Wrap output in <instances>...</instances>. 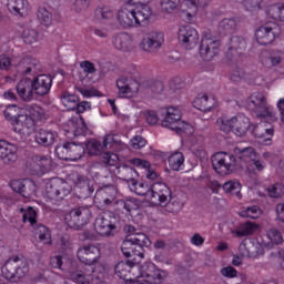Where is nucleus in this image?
<instances>
[{
    "label": "nucleus",
    "instance_id": "obj_42",
    "mask_svg": "<svg viewBox=\"0 0 284 284\" xmlns=\"http://www.w3.org/2000/svg\"><path fill=\"white\" fill-rule=\"evenodd\" d=\"M183 163H185V156H183V153L181 152H175L169 156L170 168L174 172H179Z\"/></svg>",
    "mask_w": 284,
    "mask_h": 284
},
{
    "label": "nucleus",
    "instance_id": "obj_60",
    "mask_svg": "<svg viewBox=\"0 0 284 284\" xmlns=\"http://www.w3.org/2000/svg\"><path fill=\"white\" fill-rule=\"evenodd\" d=\"M184 3L192 10H199V8H207L210 0H185Z\"/></svg>",
    "mask_w": 284,
    "mask_h": 284
},
{
    "label": "nucleus",
    "instance_id": "obj_32",
    "mask_svg": "<svg viewBox=\"0 0 284 284\" xmlns=\"http://www.w3.org/2000/svg\"><path fill=\"white\" fill-rule=\"evenodd\" d=\"M193 106L201 112H210L214 108V98H210L206 94L197 97L193 101Z\"/></svg>",
    "mask_w": 284,
    "mask_h": 284
},
{
    "label": "nucleus",
    "instance_id": "obj_52",
    "mask_svg": "<svg viewBox=\"0 0 284 284\" xmlns=\"http://www.w3.org/2000/svg\"><path fill=\"white\" fill-rule=\"evenodd\" d=\"M223 190L226 194H232L233 196H241V183L239 182H226L223 184Z\"/></svg>",
    "mask_w": 284,
    "mask_h": 284
},
{
    "label": "nucleus",
    "instance_id": "obj_9",
    "mask_svg": "<svg viewBox=\"0 0 284 284\" xmlns=\"http://www.w3.org/2000/svg\"><path fill=\"white\" fill-rule=\"evenodd\" d=\"M281 34V27L276 22H267L255 31V39L260 45H270Z\"/></svg>",
    "mask_w": 284,
    "mask_h": 284
},
{
    "label": "nucleus",
    "instance_id": "obj_29",
    "mask_svg": "<svg viewBox=\"0 0 284 284\" xmlns=\"http://www.w3.org/2000/svg\"><path fill=\"white\" fill-rule=\"evenodd\" d=\"M57 140V134L52 131L40 129L36 134V142L38 145H42V148H50V145L54 144Z\"/></svg>",
    "mask_w": 284,
    "mask_h": 284
},
{
    "label": "nucleus",
    "instance_id": "obj_51",
    "mask_svg": "<svg viewBox=\"0 0 284 284\" xmlns=\"http://www.w3.org/2000/svg\"><path fill=\"white\" fill-rule=\"evenodd\" d=\"M37 163L43 174L52 172V159L50 156H38Z\"/></svg>",
    "mask_w": 284,
    "mask_h": 284
},
{
    "label": "nucleus",
    "instance_id": "obj_49",
    "mask_svg": "<svg viewBox=\"0 0 284 284\" xmlns=\"http://www.w3.org/2000/svg\"><path fill=\"white\" fill-rule=\"evenodd\" d=\"M55 154L60 161H70V142L55 146Z\"/></svg>",
    "mask_w": 284,
    "mask_h": 284
},
{
    "label": "nucleus",
    "instance_id": "obj_26",
    "mask_svg": "<svg viewBox=\"0 0 284 284\" xmlns=\"http://www.w3.org/2000/svg\"><path fill=\"white\" fill-rule=\"evenodd\" d=\"M148 247H150V245L138 244L134 247L130 248V243H122L121 251L125 258H132V256H138V258H144V252Z\"/></svg>",
    "mask_w": 284,
    "mask_h": 284
},
{
    "label": "nucleus",
    "instance_id": "obj_31",
    "mask_svg": "<svg viewBox=\"0 0 284 284\" xmlns=\"http://www.w3.org/2000/svg\"><path fill=\"white\" fill-rule=\"evenodd\" d=\"M122 243H129V248L136 247V245H152V241L145 233L129 234Z\"/></svg>",
    "mask_w": 284,
    "mask_h": 284
},
{
    "label": "nucleus",
    "instance_id": "obj_39",
    "mask_svg": "<svg viewBox=\"0 0 284 284\" xmlns=\"http://www.w3.org/2000/svg\"><path fill=\"white\" fill-rule=\"evenodd\" d=\"M90 178L85 176V175H78L77 176V181H75V185L77 187H80V190H82L84 192V196H91L92 192H94V186H92V184H90Z\"/></svg>",
    "mask_w": 284,
    "mask_h": 284
},
{
    "label": "nucleus",
    "instance_id": "obj_34",
    "mask_svg": "<svg viewBox=\"0 0 284 284\" xmlns=\"http://www.w3.org/2000/svg\"><path fill=\"white\" fill-rule=\"evenodd\" d=\"M121 179L122 181H125L130 185H136V176H139V173L134 168L124 164L120 170Z\"/></svg>",
    "mask_w": 284,
    "mask_h": 284
},
{
    "label": "nucleus",
    "instance_id": "obj_61",
    "mask_svg": "<svg viewBox=\"0 0 284 284\" xmlns=\"http://www.w3.org/2000/svg\"><path fill=\"white\" fill-rule=\"evenodd\" d=\"M267 236L271 243H274V245H281V243H283V235L281 234V231L276 229H271Z\"/></svg>",
    "mask_w": 284,
    "mask_h": 284
},
{
    "label": "nucleus",
    "instance_id": "obj_58",
    "mask_svg": "<svg viewBox=\"0 0 284 284\" xmlns=\"http://www.w3.org/2000/svg\"><path fill=\"white\" fill-rule=\"evenodd\" d=\"M102 163H104V165L113 168L114 165H116V163H119V155L113 152H106L102 156Z\"/></svg>",
    "mask_w": 284,
    "mask_h": 284
},
{
    "label": "nucleus",
    "instance_id": "obj_41",
    "mask_svg": "<svg viewBox=\"0 0 284 284\" xmlns=\"http://www.w3.org/2000/svg\"><path fill=\"white\" fill-rule=\"evenodd\" d=\"M129 187L132 192H135L138 196H148V199H150V193L152 192V185L143 182L139 183L135 181V184H131Z\"/></svg>",
    "mask_w": 284,
    "mask_h": 284
},
{
    "label": "nucleus",
    "instance_id": "obj_19",
    "mask_svg": "<svg viewBox=\"0 0 284 284\" xmlns=\"http://www.w3.org/2000/svg\"><path fill=\"white\" fill-rule=\"evenodd\" d=\"M246 47L247 43L245 42V39L243 37L233 36L230 39L229 52L226 53L227 59H230V61H234L236 57L243 55Z\"/></svg>",
    "mask_w": 284,
    "mask_h": 284
},
{
    "label": "nucleus",
    "instance_id": "obj_18",
    "mask_svg": "<svg viewBox=\"0 0 284 284\" xmlns=\"http://www.w3.org/2000/svg\"><path fill=\"white\" fill-rule=\"evenodd\" d=\"M78 258L82 263H99L101 250L94 244L84 245L78 250Z\"/></svg>",
    "mask_w": 284,
    "mask_h": 284
},
{
    "label": "nucleus",
    "instance_id": "obj_45",
    "mask_svg": "<svg viewBox=\"0 0 284 284\" xmlns=\"http://www.w3.org/2000/svg\"><path fill=\"white\" fill-rule=\"evenodd\" d=\"M22 40L27 45H34L39 41V31L37 29L27 28L22 32Z\"/></svg>",
    "mask_w": 284,
    "mask_h": 284
},
{
    "label": "nucleus",
    "instance_id": "obj_1",
    "mask_svg": "<svg viewBox=\"0 0 284 284\" xmlns=\"http://www.w3.org/2000/svg\"><path fill=\"white\" fill-rule=\"evenodd\" d=\"M144 114L149 125H156L159 116H162V126L173 130L176 134H183L192 128L189 123L181 120V110L173 106L161 108L158 113L146 111Z\"/></svg>",
    "mask_w": 284,
    "mask_h": 284
},
{
    "label": "nucleus",
    "instance_id": "obj_3",
    "mask_svg": "<svg viewBox=\"0 0 284 284\" xmlns=\"http://www.w3.org/2000/svg\"><path fill=\"white\" fill-rule=\"evenodd\" d=\"M152 19V8L142 7L138 10L121 9L118 12V21L122 28L145 27Z\"/></svg>",
    "mask_w": 284,
    "mask_h": 284
},
{
    "label": "nucleus",
    "instance_id": "obj_11",
    "mask_svg": "<svg viewBox=\"0 0 284 284\" xmlns=\"http://www.w3.org/2000/svg\"><path fill=\"white\" fill-rule=\"evenodd\" d=\"M165 41L163 32L161 31H150L148 32L142 41L140 42V48L143 52H149L150 54H154L161 50L163 42Z\"/></svg>",
    "mask_w": 284,
    "mask_h": 284
},
{
    "label": "nucleus",
    "instance_id": "obj_2",
    "mask_svg": "<svg viewBox=\"0 0 284 284\" xmlns=\"http://www.w3.org/2000/svg\"><path fill=\"white\" fill-rule=\"evenodd\" d=\"M52 88V75L50 74H40L33 79L27 78L20 80L17 84V92L23 101H32L34 94L38 97H45L50 94Z\"/></svg>",
    "mask_w": 284,
    "mask_h": 284
},
{
    "label": "nucleus",
    "instance_id": "obj_62",
    "mask_svg": "<svg viewBox=\"0 0 284 284\" xmlns=\"http://www.w3.org/2000/svg\"><path fill=\"white\" fill-rule=\"evenodd\" d=\"M95 17L100 20H108L114 17V12L109 8H100L95 10Z\"/></svg>",
    "mask_w": 284,
    "mask_h": 284
},
{
    "label": "nucleus",
    "instance_id": "obj_10",
    "mask_svg": "<svg viewBox=\"0 0 284 284\" xmlns=\"http://www.w3.org/2000/svg\"><path fill=\"white\" fill-rule=\"evenodd\" d=\"M140 274L142 278H145V283L149 284H162L168 278V272L158 268L154 263H144L140 267Z\"/></svg>",
    "mask_w": 284,
    "mask_h": 284
},
{
    "label": "nucleus",
    "instance_id": "obj_36",
    "mask_svg": "<svg viewBox=\"0 0 284 284\" xmlns=\"http://www.w3.org/2000/svg\"><path fill=\"white\" fill-rule=\"evenodd\" d=\"M129 163L131 165H134V168H143L144 170H148L146 179H149L150 181H155V179L159 176L156 172L150 169V163L148 162V160H141L139 158H135L129 160Z\"/></svg>",
    "mask_w": 284,
    "mask_h": 284
},
{
    "label": "nucleus",
    "instance_id": "obj_53",
    "mask_svg": "<svg viewBox=\"0 0 284 284\" xmlns=\"http://www.w3.org/2000/svg\"><path fill=\"white\" fill-rule=\"evenodd\" d=\"M38 19L42 26H45L47 28L49 26H52V13L48 11L45 8H40L38 10Z\"/></svg>",
    "mask_w": 284,
    "mask_h": 284
},
{
    "label": "nucleus",
    "instance_id": "obj_38",
    "mask_svg": "<svg viewBox=\"0 0 284 284\" xmlns=\"http://www.w3.org/2000/svg\"><path fill=\"white\" fill-rule=\"evenodd\" d=\"M141 85L144 90H150L152 94H162L163 90H165V85L161 80H144Z\"/></svg>",
    "mask_w": 284,
    "mask_h": 284
},
{
    "label": "nucleus",
    "instance_id": "obj_48",
    "mask_svg": "<svg viewBox=\"0 0 284 284\" xmlns=\"http://www.w3.org/2000/svg\"><path fill=\"white\" fill-rule=\"evenodd\" d=\"M256 230H258V225L252 222H246L241 225L240 230L236 231V236H250L254 234Z\"/></svg>",
    "mask_w": 284,
    "mask_h": 284
},
{
    "label": "nucleus",
    "instance_id": "obj_22",
    "mask_svg": "<svg viewBox=\"0 0 284 284\" xmlns=\"http://www.w3.org/2000/svg\"><path fill=\"white\" fill-rule=\"evenodd\" d=\"M18 71L21 74H37V72H41V62L34 58L26 57L18 63Z\"/></svg>",
    "mask_w": 284,
    "mask_h": 284
},
{
    "label": "nucleus",
    "instance_id": "obj_64",
    "mask_svg": "<svg viewBox=\"0 0 284 284\" xmlns=\"http://www.w3.org/2000/svg\"><path fill=\"white\" fill-rule=\"evenodd\" d=\"M75 90H78V92H80V94L82 97H87V98H90V97H101V92L94 88H91V89H84V88H81V87H77Z\"/></svg>",
    "mask_w": 284,
    "mask_h": 284
},
{
    "label": "nucleus",
    "instance_id": "obj_8",
    "mask_svg": "<svg viewBox=\"0 0 284 284\" xmlns=\"http://www.w3.org/2000/svg\"><path fill=\"white\" fill-rule=\"evenodd\" d=\"M199 50L203 61H212L221 52V41L210 34H205L201 40Z\"/></svg>",
    "mask_w": 284,
    "mask_h": 284
},
{
    "label": "nucleus",
    "instance_id": "obj_20",
    "mask_svg": "<svg viewBox=\"0 0 284 284\" xmlns=\"http://www.w3.org/2000/svg\"><path fill=\"white\" fill-rule=\"evenodd\" d=\"M18 159L17 148L6 140H0V160L4 165H12V163H17Z\"/></svg>",
    "mask_w": 284,
    "mask_h": 284
},
{
    "label": "nucleus",
    "instance_id": "obj_55",
    "mask_svg": "<svg viewBox=\"0 0 284 284\" xmlns=\"http://www.w3.org/2000/svg\"><path fill=\"white\" fill-rule=\"evenodd\" d=\"M130 85H135V89H138L139 82L134 78L128 75H122L116 80V88H125Z\"/></svg>",
    "mask_w": 284,
    "mask_h": 284
},
{
    "label": "nucleus",
    "instance_id": "obj_14",
    "mask_svg": "<svg viewBox=\"0 0 284 284\" xmlns=\"http://www.w3.org/2000/svg\"><path fill=\"white\" fill-rule=\"evenodd\" d=\"M178 39L185 50H194L199 43V31L191 26L181 27Z\"/></svg>",
    "mask_w": 284,
    "mask_h": 284
},
{
    "label": "nucleus",
    "instance_id": "obj_40",
    "mask_svg": "<svg viewBox=\"0 0 284 284\" xmlns=\"http://www.w3.org/2000/svg\"><path fill=\"white\" fill-rule=\"evenodd\" d=\"M7 8L12 14L23 17L26 0H8Z\"/></svg>",
    "mask_w": 284,
    "mask_h": 284
},
{
    "label": "nucleus",
    "instance_id": "obj_13",
    "mask_svg": "<svg viewBox=\"0 0 284 284\" xmlns=\"http://www.w3.org/2000/svg\"><path fill=\"white\" fill-rule=\"evenodd\" d=\"M2 276L10 281L11 283H19L26 274H28V266L27 265H19L12 261H7L6 264L1 268Z\"/></svg>",
    "mask_w": 284,
    "mask_h": 284
},
{
    "label": "nucleus",
    "instance_id": "obj_63",
    "mask_svg": "<svg viewBox=\"0 0 284 284\" xmlns=\"http://www.w3.org/2000/svg\"><path fill=\"white\" fill-rule=\"evenodd\" d=\"M116 134H108L105 135L104 140H103V148H105V150H108V146L110 145V148L114 144V145H121V140L116 139Z\"/></svg>",
    "mask_w": 284,
    "mask_h": 284
},
{
    "label": "nucleus",
    "instance_id": "obj_47",
    "mask_svg": "<svg viewBox=\"0 0 284 284\" xmlns=\"http://www.w3.org/2000/svg\"><path fill=\"white\" fill-rule=\"evenodd\" d=\"M20 212L22 213L23 223H28V221L31 225L37 223V210L34 207L28 206V209H20Z\"/></svg>",
    "mask_w": 284,
    "mask_h": 284
},
{
    "label": "nucleus",
    "instance_id": "obj_37",
    "mask_svg": "<svg viewBox=\"0 0 284 284\" xmlns=\"http://www.w3.org/2000/svg\"><path fill=\"white\" fill-rule=\"evenodd\" d=\"M24 110L26 109H21L17 104L8 105L4 110V119H7V121L13 125Z\"/></svg>",
    "mask_w": 284,
    "mask_h": 284
},
{
    "label": "nucleus",
    "instance_id": "obj_57",
    "mask_svg": "<svg viewBox=\"0 0 284 284\" xmlns=\"http://www.w3.org/2000/svg\"><path fill=\"white\" fill-rule=\"evenodd\" d=\"M83 271H77L71 273V281L77 284H90V278Z\"/></svg>",
    "mask_w": 284,
    "mask_h": 284
},
{
    "label": "nucleus",
    "instance_id": "obj_27",
    "mask_svg": "<svg viewBox=\"0 0 284 284\" xmlns=\"http://www.w3.org/2000/svg\"><path fill=\"white\" fill-rule=\"evenodd\" d=\"M240 23L241 19L239 17L224 18L219 23V30L222 34H232V32H236Z\"/></svg>",
    "mask_w": 284,
    "mask_h": 284
},
{
    "label": "nucleus",
    "instance_id": "obj_16",
    "mask_svg": "<svg viewBox=\"0 0 284 284\" xmlns=\"http://www.w3.org/2000/svg\"><path fill=\"white\" fill-rule=\"evenodd\" d=\"M11 190L23 196V199H32L37 192V184L30 179L13 180L10 183Z\"/></svg>",
    "mask_w": 284,
    "mask_h": 284
},
{
    "label": "nucleus",
    "instance_id": "obj_46",
    "mask_svg": "<svg viewBox=\"0 0 284 284\" xmlns=\"http://www.w3.org/2000/svg\"><path fill=\"white\" fill-rule=\"evenodd\" d=\"M87 152H89L90 156H99L101 154V150H103V146L101 142L97 140H90L84 143Z\"/></svg>",
    "mask_w": 284,
    "mask_h": 284
},
{
    "label": "nucleus",
    "instance_id": "obj_54",
    "mask_svg": "<svg viewBox=\"0 0 284 284\" xmlns=\"http://www.w3.org/2000/svg\"><path fill=\"white\" fill-rule=\"evenodd\" d=\"M240 216L244 219H258V216H261V209L257 205L248 206L240 213Z\"/></svg>",
    "mask_w": 284,
    "mask_h": 284
},
{
    "label": "nucleus",
    "instance_id": "obj_4",
    "mask_svg": "<svg viewBox=\"0 0 284 284\" xmlns=\"http://www.w3.org/2000/svg\"><path fill=\"white\" fill-rule=\"evenodd\" d=\"M72 192L70 184L63 179L53 178L45 184V199L51 203H61Z\"/></svg>",
    "mask_w": 284,
    "mask_h": 284
},
{
    "label": "nucleus",
    "instance_id": "obj_21",
    "mask_svg": "<svg viewBox=\"0 0 284 284\" xmlns=\"http://www.w3.org/2000/svg\"><path fill=\"white\" fill-rule=\"evenodd\" d=\"M34 120L30 116V113L26 109L20 113L18 120H16V122L12 124L14 132H18V134L26 132V130L34 129Z\"/></svg>",
    "mask_w": 284,
    "mask_h": 284
},
{
    "label": "nucleus",
    "instance_id": "obj_44",
    "mask_svg": "<svg viewBox=\"0 0 284 284\" xmlns=\"http://www.w3.org/2000/svg\"><path fill=\"white\" fill-rule=\"evenodd\" d=\"M216 125L221 130V132H224V134H230V132H234V121L232 119H227L225 116L219 118L216 120Z\"/></svg>",
    "mask_w": 284,
    "mask_h": 284
},
{
    "label": "nucleus",
    "instance_id": "obj_7",
    "mask_svg": "<svg viewBox=\"0 0 284 284\" xmlns=\"http://www.w3.org/2000/svg\"><path fill=\"white\" fill-rule=\"evenodd\" d=\"M90 219H92V211L88 205L74 207L65 215V221L72 230H81L90 223Z\"/></svg>",
    "mask_w": 284,
    "mask_h": 284
},
{
    "label": "nucleus",
    "instance_id": "obj_17",
    "mask_svg": "<svg viewBox=\"0 0 284 284\" xmlns=\"http://www.w3.org/2000/svg\"><path fill=\"white\" fill-rule=\"evenodd\" d=\"M61 102L63 103L64 108L69 111H77L78 114H83L85 110H90V102L82 101L79 103V97L75 94H70L69 92H63L60 95Z\"/></svg>",
    "mask_w": 284,
    "mask_h": 284
},
{
    "label": "nucleus",
    "instance_id": "obj_43",
    "mask_svg": "<svg viewBox=\"0 0 284 284\" xmlns=\"http://www.w3.org/2000/svg\"><path fill=\"white\" fill-rule=\"evenodd\" d=\"M31 226L33 227V234L38 236L40 241H50V230L48 229V226L38 222H36L34 225Z\"/></svg>",
    "mask_w": 284,
    "mask_h": 284
},
{
    "label": "nucleus",
    "instance_id": "obj_12",
    "mask_svg": "<svg viewBox=\"0 0 284 284\" xmlns=\"http://www.w3.org/2000/svg\"><path fill=\"white\" fill-rule=\"evenodd\" d=\"M93 227L99 236H114L116 232V224L114 217L109 214H100L93 224Z\"/></svg>",
    "mask_w": 284,
    "mask_h": 284
},
{
    "label": "nucleus",
    "instance_id": "obj_15",
    "mask_svg": "<svg viewBox=\"0 0 284 284\" xmlns=\"http://www.w3.org/2000/svg\"><path fill=\"white\" fill-rule=\"evenodd\" d=\"M150 199L155 205H163L164 203H170L172 199V191L170 186L163 182H155L152 184V191L150 193Z\"/></svg>",
    "mask_w": 284,
    "mask_h": 284
},
{
    "label": "nucleus",
    "instance_id": "obj_56",
    "mask_svg": "<svg viewBox=\"0 0 284 284\" xmlns=\"http://www.w3.org/2000/svg\"><path fill=\"white\" fill-rule=\"evenodd\" d=\"M181 0H161L160 6L163 12H174L175 8H179Z\"/></svg>",
    "mask_w": 284,
    "mask_h": 284
},
{
    "label": "nucleus",
    "instance_id": "obj_28",
    "mask_svg": "<svg viewBox=\"0 0 284 284\" xmlns=\"http://www.w3.org/2000/svg\"><path fill=\"white\" fill-rule=\"evenodd\" d=\"M234 154L236 161H240L241 163H252L256 159V152L254 151V148L248 146V148H235L234 149Z\"/></svg>",
    "mask_w": 284,
    "mask_h": 284
},
{
    "label": "nucleus",
    "instance_id": "obj_5",
    "mask_svg": "<svg viewBox=\"0 0 284 284\" xmlns=\"http://www.w3.org/2000/svg\"><path fill=\"white\" fill-rule=\"evenodd\" d=\"M211 163L217 174L227 176V174H232L236 168V158L230 153L219 152L212 155Z\"/></svg>",
    "mask_w": 284,
    "mask_h": 284
},
{
    "label": "nucleus",
    "instance_id": "obj_23",
    "mask_svg": "<svg viewBox=\"0 0 284 284\" xmlns=\"http://www.w3.org/2000/svg\"><path fill=\"white\" fill-rule=\"evenodd\" d=\"M95 200L104 205H112L116 201V189L114 185H106L100 189L95 194Z\"/></svg>",
    "mask_w": 284,
    "mask_h": 284
},
{
    "label": "nucleus",
    "instance_id": "obj_33",
    "mask_svg": "<svg viewBox=\"0 0 284 284\" xmlns=\"http://www.w3.org/2000/svg\"><path fill=\"white\" fill-rule=\"evenodd\" d=\"M85 154V146L83 143L69 142V161H79Z\"/></svg>",
    "mask_w": 284,
    "mask_h": 284
},
{
    "label": "nucleus",
    "instance_id": "obj_30",
    "mask_svg": "<svg viewBox=\"0 0 284 284\" xmlns=\"http://www.w3.org/2000/svg\"><path fill=\"white\" fill-rule=\"evenodd\" d=\"M139 263H141V261H139V258L136 257H132L126 262L121 261L114 267L115 274H118L121 278H128V274H130V270H132L134 265H139Z\"/></svg>",
    "mask_w": 284,
    "mask_h": 284
},
{
    "label": "nucleus",
    "instance_id": "obj_25",
    "mask_svg": "<svg viewBox=\"0 0 284 284\" xmlns=\"http://www.w3.org/2000/svg\"><path fill=\"white\" fill-rule=\"evenodd\" d=\"M250 130V118L244 114L236 115L233 118V132L236 136H245Z\"/></svg>",
    "mask_w": 284,
    "mask_h": 284
},
{
    "label": "nucleus",
    "instance_id": "obj_35",
    "mask_svg": "<svg viewBox=\"0 0 284 284\" xmlns=\"http://www.w3.org/2000/svg\"><path fill=\"white\" fill-rule=\"evenodd\" d=\"M26 111L29 113V116L33 119L34 124H37V121H43L48 119L45 110L39 104L27 105Z\"/></svg>",
    "mask_w": 284,
    "mask_h": 284
},
{
    "label": "nucleus",
    "instance_id": "obj_6",
    "mask_svg": "<svg viewBox=\"0 0 284 284\" xmlns=\"http://www.w3.org/2000/svg\"><path fill=\"white\" fill-rule=\"evenodd\" d=\"M247 105L260 119H265V121L271 122L276 121V116L274 112L270 110V106H267V100L263 93H253L248 99Z\"/></svg>",
    "mask_w": 284,
    "mask_h": 284
},
{
    "label": "nucleus",
    "instance_id": "obj_24",
    "mask_svg": "<svg viewBox=\"0 0 284 284\" xmlns=\"http://www.w3.org/2000/svg\"><path fill=\"white\" fill-rule=\"evenodd\" d=\"M112 43L116 50L121 52H132L134 50V44L132 43V37L128 33H118L114 36Z\"/></svg>",
    "mask_w": 284,
    "mask_h": 284
},
{
    "label": "nucleus",
    "instance_id": "obj_50",
    "mask_svg": "<svg viewBox=\"0 0 284 284\" xmlns=\"http://www.w3.org/2000/svg\"><path fill=\"white\" fill-rule=\"evenodd\" d=\"M71 123L74 126L72 131L74 136H85L88 134V125H85L83 118H80V123L74 120H71Z\"/></svg>",
    "mask_w": 284,
    "mask_h": 284
},
{
    "label": "nucleus",
    "instance_id": "obj_59",
    "mask_svg": "<svg viewBox=\"0 0 284 284\" xmlns=\"http://www.w3.org/2000/svg\"><path fill=\"white\" fill-rule=\"evenodd\" d=\"M261 3L263 0H243L242 4L244 6L245 10L248 12H256V10H261Z\"/></svg>",
    "mask_w": 284,
    "mask_h": 284
}]
</instances>
